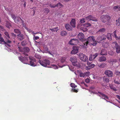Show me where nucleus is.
<instances>
[{"instance_id": "1", "label": "nucleus", "mask_w": 120, "mask_h": 120, "mask_svg": "<svg viewBox=\"0 0 120 120\" xmlns=\"http://www.w3.org/2000/svg\"><path fill=\"white\" fill-rule=\"evenodd\" d=\"M84 42L83 43V46L86 47L88 44H91L95 46L97 44L96 41L94 39V37L93 36H90L87 38V39L84 40Z\"/></svg>"}, {"instance_id": "2", "label": "nucleus", "mask_w": 120, "mask_h": 120, "mask_svg": "<svg viewBox=\"0 0 120 120\" xmlns=\"http://www.w3.org/2000/svg\"><path fill=\"white\" fill-rule=\"evenodd\" d=\"M38 62L42 66L45 67L49 68L50 64V61L49 60L45 59L44 60H39Z\"/></svg>"}, {"instance_id": "3", "label": "nucleus", "mask_w": 120, "mask_h": 120, "mask_svg": "<svg viewBox=\"0 0 120 120\" xmlns=\"http://www.w3.org/2000/svg\"><path fill=\"white\" fill-rule=\"evenodd\" d=\"M29 58L30 61L29 63L28 62V64L33 67L36 66L37 65V63L36 59L31 56L29 57Z\"/></svg>"}, {"instance_id": "4", "label": "nucleus", "mask_w": 120, "mask_h": 120, "mask_svg": "<svg viewBox=\"0 0 120 120\" xmlns=\"http://www.w3.org/2000/svg\"><path fill=\"white\" fill-rule=\"evenodd\" d=\"M100 18L101 21L104 23L109 21L111 19L110 16L108 15H102Z\"/></svg>"}, {"instance_id": "5", "label": "nucleus", "mask_w": 120, "mask_h": 120, "mask_svg": "<svg viewBox=\"0 0 120 120\" xmlns=\"http://www.w3.org/2000/svg\"><path fill=\"white\" fill-rule=\"evenodd\" d=\"M70 60L72 63V64L74 66H77L78 64V63L77 62V58L75 56H71L70 57Z\"/></svg>"}, {"instance_id": "6", "label": "nucleus", "mask_w": 120, "mask_h": 120, "mask_svg": "<svg viewBox=\"0 0 120 120\" xmlns=\"http://www.w3.org/2000/svg\"><path fill=\"white\" fill-rule=\"evenodd\" d=\"M79 57L80 59L83 61L86 62L88 60L87 56L82 53H79Z\"/></svg>"}, {"instance_id": "7", "label": "nucleus", "mask_w": 120, "mask_h": 120, "mask_svg": "<svg viewBox=\"0 0 120 120\" xmlns=\"http://www.w3.org/2000/svg\"><path fill=\"white\" fill-rule=\"evenodd\" d=\"M28 58L27 56L23 57L21 56L19 57V60L23 63L28 64Z\"/></svg>"}, {"instance_id": "8", "label": "nucleus", "mask_w": 120, "mask_h": 120, "mask_svg": "<svg viewBox=\"0 0 120 120\" xmlns=\"http://www.w3.org/2000/svg\"><path fill=\"white\" fill-rule=\"evenodd\" d=\"M106 38V36L103 34L101 36H98L97 38L96 41L100 43L102 41L105 40Z\"/></svg>"}, {"instance_id": "9", "label": "nucleus", "mask_w": 120, "mask_h": 120, "mask_svg": "<svg viewBox=\"0 0 120 120\" xmlns=\"http://www.w3.org/2000/svg\"><path fill=\"white\" fill-rule=\"evenodd\" d=\"M112 44L113 45H114V47L116 50V52L117 53H120V46L116 42H113Z\"/></svg>"}, {"instance_id": "10", "label": "nucleus", "mask_w": 120, "mask_h": 120, "mask_svg": "<svg viewBox=\"0 0 120 120\" xmlns=\"http://www.w3.org/2000/svg\"><path fill=\"white\" fill-rule=\"evenodd\" d=\"M104 73L106 76L112 77L113 76V72L109 70H106L104 71Z\"/></svg>"}, {"instance_id": "11", "label": "nucleus", "mask_w": 120, "mask_h": 120, "mask_svg": "<svg viewBox=\"0 0 120 120\" xmlns=\"http://www.w3.org/2000/svg\"><path fill=\"white\" fill-rule=\"evenodd\" d=\"M30 49L27 47H25L23 49V53L25 56H28V53L29 52Z\"/></svg>"}, {"instance_id": "12", "label": "nucleus", "mask_w": 120, "mask_h": 120, "mask_svg": "<svg viewBox=\"0 0 120 120\" xmlns=\"http://www.w3.org/2000/svg\"><path fill=\"white\" fill-rule=\"evenodd\" d=\"M78 38L80 40L83 42V43L84 42V40L85 39H84V35L82 33H79L78 35Z\"/></svg>"}, {"instance_id": "13", "label": "nucleus", "mask_w": 120, "mask_h": 120, "mask_svg": "<svg viewBox=\"0 0 120 120\" xmlns=\"http://www.w3.org/2000/svg\"><path fill=\"white\" fill-rule=\"evenodd\" d=\"M98 53H96L94 54H91L90 55L89 60L92 61L95 59L97 56Z\"/></svg>"}, {"instance_id": "14", "label": "nucleus", "mask_w": 120, "mask_h": 120, "mask_svg": "<svg viewBox=\"0 0 120 120\" xmlns=\"http://www.w3.org/2000/svg\"><path fill=\"white\" fill-rule=\"evenodd\" d=\"M78 42L77 39H72L69 41V43L71 45H76V43H77Z\"/></svg>"}, {"instance_id": "15", "label": "nucleus", "mask_w": 120, "mask_h": 120, "mask_svg": "<svg viewBox=\"0 0 120 120\" xmlns=\"http://www.w3.org/2000/svg\"><path fill=\"white\" fill-rule=\"evenodd\" d=\"M79 51V48L76 46L73 47V50L71 52V53L75 54L78 53Z\"/></svg>"}, {"instance_id": "16", "label": "nucleus", "mask_w": 120, "mask_h": 120, "mask_svg": "<svg viewBox=\"0 0 120 120\" xmlns=\"http://www.w3.org/2000/svg\"><path fill=\"white\" fill-rule=\"evenodd\" d=\"M116 32V30H115L112 33V36L115 38L116 40H117L120 39V37L117 35Z\"/></svg>"}, {"instance_id": "17", "label": "nucleus", "mask_w": 120, "mask_h": 120, "mask_svg": "<svg viewBox=\"0 0 120 120\" xmlns=\"http://www.w3.org/2000/svg\"><path fill=\"white\" fill-rule=\"evenodd\" d=\"M17 36L18 39L20 41L24 39L25 38V37L24 35L21 34V33L17 34Z\"/></svg>"}, {"instance_id": "18", "label": "nucleus", "mask_w": 120, "mask_h": 120, "mask_svg": "<svg viewBox=\"0 0 120 120\" xmlns=\"http://www.w3.org/2000/svg\"><path fill=\"white\" fill-rule=\"evenodd\" d=\"M97 94H98V95L100 97H101V96L107 99H109V98L107 96L101 92L98 91V93Z\"/></svg>"}, {"instance_id": "19", "label": "nucleus", "mask_w": 120, "mask_h": 120, "mask_svg": "<svg viewBox=\"0 0 120 120\" xmlns=\"http://www.w3.org/2000/svg\"><path fill=\"white\" fill-rule=\"evenodd\" d=\"M90 74V72L89 71H87L84 72V73L82 72H80V76L81 77H84L85 76H88Z\"/></svg>"}, {"instance_id": "20", "label": "nucleus", "mask_w": 120, "mask_h": 120, "mask_svg": "<svg viewBox=\"0 0 120 120\" xmlns=\"http://www.w3.org/2000/svg\"><path fill=\"white\" fill-rule=\"evenodd\" d=\"M71 86L72 87L74 88H72L71 90V91H73L74 92H75L76 93H77L78 92V90H77L76 89H75V87L76 86L75 84L74 83H71Z\"/></svg>"}, {"instance_id": "21", "label": "nucleus", "mask_w": 120, "mask_h": 120, "mask_svg": "<svg viewBox=\"0 0 120 120\" xmlns=\"http://www.w3.org/2000/svg\"><path fill=\"white\" fill-rule=\"evenodd\" d=\"M5 43H6L4 39L2 37L1 34L0 33V44H4Z\"/></svg>"}, {"instance_id": "22", "label": "nucleus", "mask_w": 120, "mask_h": 120, "mask_svg": "<svg viewBox=\"0 0 120 120\" xmlns=\"http://www.w3.org/2000/svg\"><path fill=\"white\" fill-rule=\"evenodd\" d=\"M70 24L72 27L73 28L75 27L76 26V22L75 20L74 19H72L70 22Z\"/></svg>"}, {"instance_id": "23", "label": "nucleus", "mask_w": 120, "mask_h": 120, "mask_svg": "<svg viewBox=\"0 0 120 120\" xmlns=\"http://www.w3.org/2000/svg\"><path fill=\"white\" fill-rule=\"evenodd\" d=\"M65 27L67 30L71 31L72 30L73 27L72 26H71L69 24H67L65 25Z\"/></svg>"}, {"instance_id": "24", "label": "nucleus", "mask_w": 120, "mask_h": 120, "mask_svg": "<svg viewBox=\"0 0 120 120\" xmlns=\"http://www.w3.org/2000/svg\"><path fill=\"white\" fill-rule=\"evenodd\" d=\"M110 77L105 75L103 77V79L104 81L105 82L108 83L109 82L110 79Z\"/></svg>"}, {"instance_id": "25", "label": "nucleus", "mask_w": 120, "mask_h": 120, "mask_svg": "<svg viewBox=\"0 0 120 120\" xmlns=\"http://www.w3.org/2000/svg\"><path fill=\"white\" fill-rule=\"evenodd\" d=\"M5 42L6 43L4 44L5 45H7L9 47L11 46V45L8 44H10L12 42L11 41L9 40V39H8L7 38H6Z\"/></svg>"}, {"instance_id": "26", "label": "nucleus", "mask_w": 120, "mask_h": 120, "mask_svg": "<svg viewBox=\"0 0 120 120\" xmlns=\"http://www.w3.org/2000/svg\"><path fill=\"white\" fill-rule=\"evenodd\" d=\"M100 54L102 55H106L107 51L105 49H102L101 51Z\"/></svg>"}, {"instance_id": "27", "label": "nucleus", "mask_w": 120, "mask_h": 120, "mask_svg": "<svg viewBox=\"0 0 120 120\" xmlns=\"http://www.w3.org/2000/svg\"><path fill=\"white\" fill-rule=\"evenodd\" d=\"M112 34L108 33L107 34V36H106V38H107V39L109 41H111L112 40Z\"/></svg>"}, {"instance_id": "28", "label": "nucleus", "mask_w": 120, "mask_h": 120, "mask_svg": "<svg viewBox=\"0 0 120 120\" xmlns=\"http://www.w3.org/2000/svg\"><path fill=\"white\" fill-rule=\"evenodd\" d=\"M106 58L105 56H102L99 58V60L100 62L105 61L106 60Z\"/></svg>"}, {"instance_id": "29", "label": "nucleus", "mask_w": 120, "mask_h": 120, "mask_svg": "<svg viewBox=\"0 0 120 120\" xmlns=\"http://www.w3.org/2000/svg\"><path fill=\"white\" fill-rule=\"evenodd\" d=\"M90 20H92L94 21H97L98 20L95 17L91 15Z\"/></svg>"}, {"instance_id": "30", "label": "nucleus", "mask_w": 120, "mask_h": 120, "mask_svg": "<svg viewBox=\"0 0 120 120\" xmlns=\"http://www.w3.org/2000/svg\"><path fill=\"white\" fill-rule=\"evenodd\" d=\"M4 34L6 36L5 37V40H6V38H7L8 39H9V38H10V37L9 36V34L8 32L6 31L4 33Z\"/></svg>"}, {"instance_id": "31", "label": "nucleus", "mask_w": 120, "mask_h": 120, "mask_svg": "<svg viewBox=\"0 0 120 120\" xmlns=\"http://www.w3.org/2000/svg\"><path fill=\"white\" fill-rule=\"evenodd\" d=\"M106 30L105 28H102L99 29L98 31L97 32V33H102L103 32H104Z\"/></svg>"}, {"instance_id": "32", "label": "nucleus", "mask_w": 120, "mask_h": 120, "mask_svg": "<svg viewBox=\"0 0 120 120\" xmlns=\"http://www.w3.org/2000/svg\"><path fill=\"white\" fill-rule=\"evenodd\" d=\"M109 86L111 89L113 90L114 91H116L117 90L116 88L112 85H111L110 84Z\"/></svg>"}, {"instance_id": "33", "label": "nucleus", "mask_w": 120, "mask_h": 120, "mask_svg": "<svg viewBox=\"0 0 120 120\" xmlns=\"http://www.w3.org/2000/svg\"><path fill=\"white\" fill-rule=\"evenodd\" d=\"M67 34L66 32L65 31H61L60 33V35L62 36H65Z\"/></svg>"}, {"instance_id": "34", "label": "nucleus", "mask_w": 120, "mask_h": 120, "mask_svg": "<svg viewBox=\"0 0 120 120\" xmlns=\"http://www.w3.org/2000/svg\"><path fill=\"white\" fill-rule=\"evenodd\" d=\"M14 31L15 33L17 34H19L21 33L20 30L18 29H15L14 30Z\"/></svg>"}, {"instance_id": "35", "label": "nucleus", "mask_w": 120, "mask_h": 120, "mask_svg": "<svg viewBox=\"0 0 120 120\" xmlns=\"http://www.w3.org/2000/svg\"><path fill=\"white\" fill-rule=\"evenodd\" d=\"M49 30L52 31H56L57 32L58 30V27H57L52 29L50 28Z\"/></svg>"}, {"instance_id": "36", "label": "nucleus", "mask_w": 120, "mask_h": 120, "mask_svg": "<svg viewBox=\"0 0 120 120\" xmlns=\"http://www.w3.org/2000/svg\"><path fill=\"white\" fill-rule=\"evenodd\" d=\"M6 26L8 28H9L11 26V25L9 22H7L6 23Z\"/></svg>"}, {"instance_id": "37", "label": "nucleus", "mask_w": 120, "mask_h": 120, "mask_svg": "<svg viewBox=\"0 0 120 120\" xmlns=\"http://www.w3.org/2000/svg\"><path fill=\"white\" fill-rule=\"evenodd\" d=\"M106 65V64L105 63H102L100 65H99V66L101 68H104L105 67Z\"/></svg>"}, {"instance_id": "38", "label": "nucleus", "mask_w": 120, "mask_h": 120, "mask_svg": "<svg viewBox=\"0 0 120 120\" xmlns=\"http://www.w3.org/2000/svg\"><path fill=\"white\" fill-rule=\"evenodd\" d=\"M52 66H49V68H53L54 69H58V67L57 66L54 64L52 65H51Z\"/></svg>"}, {"instance_id": "39", "label": "nucleus", "mask_w": 120, "mask_h": 120, "mask_svg": "<svg viewBox=\"0 0 120 120\" xmlns=\"http://www.w3.org/2000/svg\"><path fill=\"white\" fill-rule=\"evenodd\" d=\"M120 18H119L117 20H116V25L117 26H119L120 25V22H119Z\"/></svg>"}, {"instance_id": "40", "label": "nucleus", "mask_w": 120, "mask_h": 120, "mask_svg": "<svg viewBox=\"0 0 120 120\" xmlns=\"http://www.w3.org/2000/svg\"><path fill=\"white\" fill-rule=\"evenodd\" d=\"M91 15H90L88 16H86L85 17V19L89 21L90 20Z\"/></svg>"}, {"instance_id": "41", "label": "nucleus", "mask_w": 120, "mask_h": 120, "mask_svg": "<svg viewBox=\"0 0 120 120\" xmlns=\"http://www.w3.org/2000/svg\"><path fill=\"white\" fill-rule=\"evenodd\" d=\"M91 24L90 23H86L84 24V26L86 27H88L91 26Z\"/></svg>"}, {"instance_id": "42", "label": "nucleus", "mask_w": 120, "mask_h": 120, "mask_svg": "<svg viewBox=\"0 0 120 120\" xmlns=\"http://www.w3.org/2000/svg\"><path fill=\"white\" fill-rule=\"evenodd\" d=\"M50 11L49 9L47 8H46L45 9L44 12L47 14H48Z\"/></svg>"}, {"instance_id": "43", "label": "nucleus", "mask_w": 120, "mask_h": 120, "mask_svg": "<svg viewBox=\"0 0 120 120\" xmlns=\"http://www.w3.org/2000/svg\"><path fill=\"white\" fill-rule=\"evenodd\" d=\"M35 56L36 58L38 59H40L41 58V56L39 55L36 54L35 55Z\"/></svg>"}, {"instance_id": "44", "label": "nucleus", "mask_w": 120, "mask_h": 120, "mask_svg": "<svg viewBox=\"0 0 120 120\" xmlns=\"http://www.w3.org/2000/svg\"><path fill=\"white\" fill-rule=\"evenodd\" d=\"M11 36L12 37V38H13L14 39L15 38L16 36V35L15 34H14L13 33L11 32Z\"/></svg>"}, {"instance_id": "45", "label": "nucleus", "mask_w": 120, "mask_h": 120, "mask_svg": "<svg viewBox=\"0 0 120 120\" xmlns=\"http://www.w3.org/2000/svg\"><path fill=\"white\" fill-rule=\"evenodd\" d=\"M11 16L12 18L15 21H16V19H17V18L15 15H11Z\"/></svg>"}, {"instance_id": "46", "label": "nucleus", "mask_w": 120, "mask_h": 120, "mask_svg": "<svg viewBox=\"0 0 120 120\" xmlns=\"http://www.w3.org/2000/svg\"><path fill=\"white\" fill-rule=\"evenodd\" d=\"M65 60V57H63L61 58L60 61L61 63H64Z\"/></svg>"}, {"instance_id": "47", "label": "nucleus", "mask_w": 120, "mask_h": 120, "mask_svg": "<svg viewBox=\"0 0 120 120\" xmlns=\"http://www.w3.org/2000/svg\"><path fill=\"white\" fill-rule=\"evenodd\" d=\"M56 7H59L60 8L63 5L60 3L59 2L56 4Z\"/></svg>"}, {"instance_id": "48", "label": "nucleus", "mask_w": 120, "mask_h": 120, "mask_svg": "<svg viewBox=\"0 0 120 120\" xmlns=\"http://www.w3.org/2000/svg\"><path fill=\"white\" fill-rule=\"evenodd\" d=\"M21 45L22 46H24L26 45L27 43L25 41H23L21 42Z\"/></svg>"}, {"instance_id": "49", "label": "nucleus", "mask_w": 120, "mask_h": 120, "mask_svg": "<svg viewBox=\"0 0 120 120\" xmlns=\"http://www.w3.org/2000/svg\"><path fill=\"white\" fill-rule=\"evenodd\" d=\"M115 73L117 75H120V71H116Z\"/></svg>"}, {"instance_id": "50", "label": "nucleus", "mask_w": 120, "mask_h": 120, "mask_svg": "<svg viewBox=\"0 0 120 120\" xmlns=\"http://www.w3.org/2000/svg\"><path fill=\"white\" fill-rule=\"evenodd\" d=\"M108 53L109 54L111 55H112L114 54V52L112 51H110Z\"/></svg>"}, {"instance_id": "51", "label": "nucleus", "mask_w": 120, "mask_h": 120, "mask_svg": "<svg viewBox=\"0 0 120 120\" xmlns=\"http://www.w3.org/2000/svg\"><path fill=\"white\" fill-rule=\"evenodd\" d=\"M49 6L52 8H54L56 7V5H52L51 4H50L49 5Z\"/></svg>"}, {"instance_id": "52", "label": "nucleus", "mask_w": 120, "mask_h": 120, "mask_svg": "<svg viewBox=\"0 0 120 120\" xmlns=\"http://www.w3.org/2000/svg\"><path fill=\"white\" fill-rule=\"evenodd\" d=\"M17 18V19H16V20H17V22H19L20 20H21L22 22H23V21L22 20V19H21V18L19 17H18Z\"/></svg>"}, {"instance_id": "53", "label": "nucleus", "mask_w": 120, "mask_h": 120, "mask_svg": "<svg viewBox=\"0 0 120 120\" xmlns=\"http://www.w3.org/2000/svg\"><path fill=\"white\" fill-rule=\"evenodd\" d=\"M85 19L84 18L82 19H81L80 22L81 23H84L85 22V21L84 20Z\"/></svg>"}, {"instance_id": "54", "label": "nucleus", "mask_w": 120, "mask_h": 120, "mask_svg": "<svg viewBox=\"0 0 120 120\" xmlns=\"http://www.w3.org/2000/svg\"><path fill=\"white\" fill-rule=\"evenodd\" d=\"M114 82H115V83H116V84H120L119 82L118 81L116 80V79H115L114 80Z\"/></svg>"}, {"instance_id": "55", "label": "nucleus", "mask_w": 120, "mask_h": 120, "mask_svg": "<svg viewBox=\"0 0 120 120\" xmlns=\"http://www.w3.org/2000/svg\"><path fill=\"white\" fill-rule=\"evenodd\" d=\"M94 66L95 65L94 64H91L89 66L90 68H93Z\"/></svg>"}, {"instance_id": "56", "label": "nucleus", "mask_w": 120, "mask_h": 120, "mask_svg": "<svg viewBox=\"0 0 120 120\" xmlns=\"http://www.w3.org/2000/svg\"><path fill=\"white\" fill-rule=\"evenodd\" d=\"M118 9V6H115L113 7V9L114 10H117Z\"/></svg>"}, {"instance_id": "57", "label": "nucleus", "mask_w": 120, "mask_h": 120, "mask_svg": "<svg viewBox=\"0 0 120 120\" xmlns=\"http://www.w3.org/2000/svg\"><path fill=\"white\" fill-rule=\"evenodd\" d=\"M90 80L89 79L87 78L85 80V82L87 83H88L90 82Z\"/></svg>"}, {"instance_id": "58", "label": "nucleus", "mask_w": 120, "mask_h": 120, "mask_svg": "<svg viewBox=\"0 0 120 120\" xmlns=\"http://www.w3.org/2000/svg\"><path fill=\"white\" fill-rule=\"evenodd\" d=\"M14 53L15 55L17 54L18 55L19 54V52H17L16 51H15L13 52Z\"/></svg>"}, {"instance_id": "59", "label": "nucleus", "mask_w": 120, "mask_h": 120, "mask_svg": "<svg viewBox=\"0 0 120 120\" xmlns=\"http://www.w3.org/2000/svg\"><path fill=\"white\" fill-rule=\"evenodd\" d=\"M117 60L116 59H114L112 60V61L113 62H116Z\"/></svg>"}, {"instance_id": "60", "label": "nucleus", "mask_w": 120, "mask_h": 120, "mask_svg": "<svg viewBox=\"0 0 120 120\" xmlns=\"http://www.w3.org/2000/svg\"><path fill=\"white\" fill-rule=\"evenodd\" d=\"M91 69V68L89 66L86 67V69L87 70H89Z\"/></svg>"}, {"instance_id": "61", "label": "nucleus", "mask_w": 120, "mask_h": 120, "mask_svg": "<svg viewBox=\"0 0 120 120\" xmlns=\"http://www.w3.org/2000/svg\"><path fill=\"white\" fill-rule=\"evenodd\" d=\"M45 50L46 51L48 52L49 51L48 50V48L47 47H46L45 48Z\"/></svg>"}, {"instance_id": "62", "label": "nucleus", "mask_w": 120, "mask_h": 120, "mask_svg": "<svg viewBox=\"0 0 120 120\" xmlns=\"http://www.w3.org/2000/svg\"><path fill=\"white\" fill-rule=\"evenodd\" d=\"M39 39V37L38 36H35V40H37Z\"/></svg>"}, {"instance_id": "63", "label": "nucleus", "mask_w": 120, "mask_h": 120, "mask_svg": "<svg viewBox=\"0 0 120 120\" xmlns=\"http://www.w3.org/2000/svg\"><path fill=\"white\" fill-rule=\"evenodd\" d=\"M1 29L3 30H4V28L3 27L0 26V29Z\"/></svg>"}, {"instance_id": "64", "label": "nucleus", "mask_w": 120, "mask_h": 120, "mask_svg": "<svg viewBox=\"0 0 120 120\" xmlns=\"http://www.w3.org/2000/svg\"><path fill=\"white\" fill-rule=\"evenodd\" d=\"M90 88L92 90H93L95 88V87L94 86H91L90 87Z\"/></svg>"}]
</instances>
